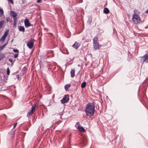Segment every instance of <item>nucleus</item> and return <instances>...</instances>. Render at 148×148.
Segmentation results:
<instances>
[{
  "instance_id": "1",
  "label": "nucleus",
  "mask_w": 148,
  "mask_h": 148,
  "mask_svg": "<svg viewBox=\"0 0 148 148\" xmlns=\"http://www.w3.org/2000/svg\"><path fill=\"white\" fill-rule=\"evenodd\" d=\"M95 105L94 102L92 103H88L86 105L85 110V112L87 116L91 117L93 116L95 112Z\"/></svg>"
},
{
  "instance_id": "2",
  "label": "nucleus",
  "mask_w": 148,
  "mask_h": 148,
  "mask_svg": "<svg viewBox=\"0 0 148 148\" xmlns=\"http://www.w3.org/2000/svg\"><path fill=\"white\" fill-rule=\"evenodd\" d=\"M141 19L139 16L136 13H134L132 18V21L135 24H137L140 23Z\"/></svg>"
},
{
  "instance_id": "3",
  "label": "nucleus",
  "mask_w": 148,
  "mask_h": 148,
  "mask_svg": "<svg viewBox=\"0 0 148 148\" xmlns=\"http://www.w3.org/2000/svg\"><path fill=\"white\" fill-rule=\"evenodd\" d=\"M38 106V103H36L31 108V110L28 112L27 116H29L32 115L35 111L36 108Z\"/></svg>"
},
{
  "instance_id": "4",
  "label": "nucleus",
  "mask_w": 148,
  "mask_h": 148,
  "mask_svg": "<svg viewBox=\"0 0 148 148\" xmlns=\"http://www.w3.org/2000/svg\"><path fill=\"white\" fill-rule=\"evenodd\" d=\"M35 40L33 38H31L29 42L27 43V47L30 49H32L33 48L34 45V42Z\"/></svg>"
},
{
  "instance_id": "5",
  "label": "nucleus",
  "mask_w": 148,
  "mask_h": 148,
  "mask_svg": "<svg viewBox=\"0 0 148 148\" xmlns=\"http://www.w3.org/2000/svg\"><path fill=\"white\" fill-rule=\"evenodd\" d=\"M69 100V96L68 95H64L63 98L61 100V102L63 103H64Z\"/></svg>"
},
{
  "instance_id": "6",
  "label": "nucleus",
  "mask_w": 148,
  "mask_h": 148,
  "mask_svg": "<svg viewBox=\"0 0 148 148\" xmlns=\"http://www.w3.org/2000/svg\"><path fill=\"white\" fill-rule=\"evenodd\" d=\"M24 22L25 26L26 27H28L29 26H33V25L29 23V20L27 18L24 20Z\"/></svg>"
},
{
  "instance_id": "7",
  "label": "nucleus",
  "mask_w": 148,
  "mask_h": 148,
  "mask_svg": "<svg viewBox=\"0 0 148 148\" xmlns=\"http://www.w3.org/2000/svg\"><path fill=\"white\" fill-rule=\"evenodd\" d=\"M87 143V139L86 137H84L81 141V144L83 146L86 145Z\"/></svg>"
},
{
  "instance_id": "8",
  "label": "nucleus",
  "mask_w": 148,
  "mask_h": 148,
  "mask_svg": "<svg viewBox=\"0 0 148 148\" xmlns=\"http://www.w3.org/2000/svg\"><path fill=\"white\" fill-rule=\"evenodd\" d=\"M93 46L95 50L99 49L100 47L102 46L101 45H99L98 42L93 44Z\"/></svg>"
},
{
  "instance_id": "9",
  "label": "nucleus",
  "mask_w": 148,
  "mask_h": 148,
  "mask_svg": "<svg viewBox=\"0 0 148 148\" xmlns=\"http://www.w3.org/2000/svg\"><path fill=\"white\" fill-rule=\"evenodd\" d=\"M141 57L143 58V62L148 63V54H146Z\"/></svg>"
},
{
  "instance_id": "10",
  "label": "nucleus",
  "mask_w": 148,
  "mask_h": 148,
  "mask_svg": "<svg viewBox=\"0 0 148 148\" xmlns=\"http://www.w3.org/2000/svg\"><path fill=\"white\" fill-rule=\"evenodd\" d=\"M8 34V33L5 32V34H3L1 37V38L0 39V41L1 42H4L5 40V38L6 37V36Z\"/></svg>"
},
{
  "instance_id": "11",
  "label": "nucleus",
  "mask_w": 148,
  "mask_h": 148,
  "mask_svg": "<svg viewBox=\"0 0 148 148\" xmlns=\"http://www.w3.org/2000/svg\"><path fill=\"white\" fill-rule=\"evenodd\" d=\"M15 131H13L10 132L8 134L9 137L13 138L14 136Z\"/></svg>"
},
{
  "instance_id": "12",
  "label": "nucleus",
  "mask_w": 148,
  "mask_h": 148,
  "mask_svg": "<svg viewBox=\"0 0 148 148\" xmlns=\"http://www.w3.org/2000/svg\"><path fill=\"white\" fill-rule=\"evenodd\" d=\"M80 46V44L77 42H75L73 45L72 47L75 49H77Z\"/></svg>"
},
{
  "instance_id": "13",
  "label": "nucleus",
  "mask_w": 148,
  "mask_h": 148,
  "mask_svg": "<svg viewBox=\"0 0 148 148\" xmlns=\"http://www.w3.org/2000/svg\"><path fill=\"white\" fill-rule=\"evenodd\" d=\"M11 15L13 17H16L17 16V14L14 12L12 11H11Z\"/></svg>"
},
{
  "instance_id": "14",
  "label": "nucleus",
  "mask_w": 148,
  "mask_h": 148,
  "mask_svg": "<svg viewBox=\"0 0 148 148\" xmlns=\"http://www.w3.org/2000/svg\"><path fill=\"white\" fill-rule=\"evenodd\" d=\"M78 130L81 132H85V130L82 127L78 126L77 127Z\"/></svg>"
},
{
  "instance_id": "15",
  "label": "nucleus",
  "mask_w": 148,
  "mask_h": 148,
  "mask_svg": "<svg viewBox=\"0 0 148 148\" xmlns=\"http://www.w3.org/2000/svg\"><path fill=\"white\" fill-rule=\"evenodd\" d=\"M18 29L20 31L24 32L25 31V29L24 26H20L18 27Z\"/></svg>"
},
{
  "instance_id": "16",
  "label": "nucleus",
  "mask_w": 148,
  "mask_h": 148,
  "mask_svg": "<svg viewBox=\"0 0 148 148\" xmlns=\"http://www.w3.org/2000/svg\"><path fill=\"white\" fill-rule=\"evenodd\" d=\"M103 12L104 13L108 14L109 13L110 11L108 8H105L104 9Z\"/></svg>"
},
{
  "instance_id": "17",
  "label": "nucleus",
  "mask_w": 148,
  "mask_h": 148,
  "mask_svg": "<svg viewBox=\"0 0 148 148\" xmlns=\"http://www.w3.org/2000/svg\"><path fill=\"white\" fill-rule=\"evenodd\" d=\"M75 71L74 70H72L71 72V77H73L75 76Z\"/></svg>"
},
{
  "instance_id": "18",
  "label": "nucleus",
  "mask_w": 148,
  "mask_h": 148,
  "mask_svg": "<svg viewBox=\"0 0 148 148\" xmlns=\"http://www.w3.org/2000/svg\"><path fill=\"white\" fill-rule=\"evenodd\" d=\"M97 40L98 38L97 37H95L93 39V44L98 43Z\"/></svg>"
},
{
  "instance_id": "19",
  "label": "nucleus",
  "mask_w": 148,
  "mask_h": 148,
  "mask_svg": "<svg viewBox=\"0 0 148 148\" xmlns=\"http://www.w3.org/2000/svg\"><path fill=\"white\" fill-rule=\"evenodd\" d=\"M5 57V55L4 53H0V60L4 58Z\"/></svg>"
},
{
  "instance_id": "20",
  "label": "nucleus",
  "mask_w": 148,
  "mask_h": 148,
  "mask_svg": "<svg viewBox=\"0 0 148 148\" xmlns=\"http://www.w3.org/2000/svg\"><path fill=\"white\" fill-rule=\"evenodd\" d=\"M86 85V82H84L82 83L81 84V88H85Z\"/></svg>"
},
{
  "instance_id": "21",
  "label": "nucleus",
  "mask_w": 148,
  "mask_h": 148,
  "mask_svg": "<svg viewBox=\"0 0 148 148\" xmlns=\"http://www.w3.org/2000/svg\"><path fill=\"white\" fill-rule=\"evenodd\" d=\"M71 86L70 84H67L65 85L64 88L66 90H67L68 88L70 87Z\"/></svg>"
},
{
  "instance_id": "22",
  "label": "nucleus",
  "mask_w": 148,
  "mask_h": 148,
  "mask_svg": "<svg viewBox=\"0 0 148 148\" xmlns=\"http://www.w3.org/2000/svg\"><path fill=\"white\" fill-rule=\"evenodd\" d=\"M4 21L2 20L0 21V29H1L3 25Z\"/></svg>"
},
{
  "instance_id": "23",
  "label": "nucleus",
  "mask_w": 148,
  "mask_h": 148,
  "mask_svg": "<svg viewBox=\"0 0 148 148\" xmlns=\"http://www.w3.org/2000/svg\"><path fill=\"white\" fill-rule=\"evenodd\" d=\"M7 44L3 45V46L0 47V51H2L6 45Z\"/></svg>"
},
{
  "instance_id": "24",
  "label": "nucleus",
  "mask_w": 148,
  "mask_h": 148,
  "mask_svg": "<svg viewBox=\"0 0 148 148\" xmlns=\"http://www.w3.org/2000/svg\"><path fill=\"white\" fill-rule=\"evenodd\" d=\"M3 11L1 8L0 9V16L3 15Z\"/></svg>"
},
{
  "instance_id": "25",
  "label": "nucleus",
  "mask_w": 148,
  "mask_h": 148,
  "mask_svg": "<svg viewBox=\"0 0 148 148\" xmlns=\"http://www.w3.org/2000/svg\"><path fill=\"white\" fill-rule=\"evenodd\" d=\"M10 70L9 69V68H8L7 69V75H9L10 74Z\"/></svg>"
},
{
  "instance_id": "26",
  "label": "nucleus",
  "mask_w": 148,
  "mask_h": 148,
  "mask_svg": "<svg viewBox=\"0 0 148 148\" xmlns=\"http://www.w3.org/2000/svg\"><path fill=\"white\" fill-rule=\"evenodd\" d=\"M13 20H14V22H17V19L16 18V17H14L13 18Z\"/></svg>"
},
{
  "instance_id": "27",
  "label": "nucleus",
  "mask_w": 148,
  "mask_h": 148,
  "mask_svg": "<svg viewBox=\"0 0 148 148\" xmlns=\"http://www.w3.org/2000/svg\"><path fill=\"white\" fill-rule=\"evenodd\" d=\"M80 125L79 123V122H77L76 123L75 125V127H78V126H79V125Z\"/></svg>"
},
{
  "instance_id": "28",
  "label": "nucleus",
  "mask_w": 148,
  "mask_h": 148,
  "mask_svg": "<svg viewBox=\"0 0 148 148\" xmlns=\"http://www.w3.org/2000/svg\"><path fill=\"white\" fill-rule=\"evenodd\" d=\"M13 51L14 52H17L18 53V49H14Z\"/></svg>"
},
{
  "instance_id": "29",
  "label": "nucleus",
  "mask_w": 148,
  "mask_h": 148,
  "mask_svg": "<svg viewBox=\"0 0 148 148\" xmlns=\"http://www.w3.org/2000/svg\"><path fill=\"white\" fill-rule=\"evenodd\" d=\"M18 53H17L15 54L14 56V57L15 58H16L18 57Z\"/></svg>"
},
{
  "instance_id": "30",
  "label": "nucleus",
  "mask_w": 148,
  "mask_h": 148,
  "mask_svg": "<svg viewBox=\"0 0 148 148\" xmlns=\"http://www.w3.org/2000/svg\"><path fill=\"white\" fill-rule=\"evenodd\" d=\"M12 63H13V60H12L11 58H9L8 59Z\"/></svg>"
},
{
  "instance_id": "31",
  "label": "nucleus",
  "mask_w": 148,
  "mask_h": 148,
  "mask_svg": "<svg viewBox=\"0 0 148 148\" xmlns=\"http://www.w3.org/2000/svg\"><path fill=\"white\" fill-rule=\"evenodd\" d=\"M8 1L10 2V3L12 4L13 3V1L12 0H8Z\"/></svg>"
},
{
  "instance_id": "32",
  "label": "nucleus",
  "mask_w": 148,
  "mask_h": 148,
  "mask_svg": "<svg viewBox=\"0 0 148 148\" xmlns=\"http://www.w3.org/2000/svg\"><path fill=\"white\" fill-rule=\"evenodd\" d=\"M17 123H15L14 124V126H13V128H14L16 127V126L17 125Z\"/></svg>"
},
{
  "instance_id": "33",
  "label": "nucleus",
  "mask_w": 148,
  "mask_h": 148,
  "mask_svg": "<svg viewBox=\"0 0 148 148\" xmlns=\"http://www.w3.org/2000/svg\"><path fill=\"white\" fill-rule=\"evenodd\" d=\"M17 23V22H14V23H13V25L16 27V23Z\"/></svg>"
},
{
  "instance_id": "34",
  "label": "nucleus",
  "mask_w": 148,
  "mask_h": 148,
  "mask_svg": "<svg viewBox=\"0 0 148 148\" xmlns=\"http://www.w3.org/2000/svg\"><path fill=\"white\" fill-rule=\"evenodd\" d=\"M42 0H38L37 1V2L38 3H40L41 2Z\"/></svg>"
},
{
  "instance_id": "35",
  "label": "nucleus",
  "mask_w": 148,
  "mask_h": 148,
  "mask_svg": "<svg viewBox=\"0 0 148 148\" xmlns=\"http://www.w3.org/2000/svg\"><path fill=\"white\" fill-rule=\"evenodd\" d=\"M146 12L147 13H148V9L146 11Z\"/></svg>"
},
{
  "instance_id": "36",
  "label": "nucleus",
  "mask_w": 148,
  "mask_h": 148,
  "mask_svg": "<svg viewBox=\"0 0 148 148\" xmlns=\"http://www.w3.org/2000/svg\"><path fill=\"white\" fill-rule=\"evenodd\" d=\"M60 118L61 119H62V118H61V116H60Z\"/></svg>"
},
{
  "instance_id": "37",
  "label": "nucleus",
  "mask_w": 148,
  "mask_h": 148,
  "mask_svg": "<svg viewBox=\"0 0 148 148\" xmlns=\"http://www.w3.org/2000/svg\"><path fill=\"white\" fill-rule=\"evenodd\" d=\"M69 138V140H70V138Z\"/></svg>"
}]
</instances>
